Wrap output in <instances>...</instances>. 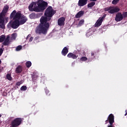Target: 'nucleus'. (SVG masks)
Wrapping results in <instances>:
<instances>
[{
	"mask_svg": "<svg viewBox=\"0 0 127 127\" xmlns=\"http://www.w3.org/2000/svg\"><path fill=\"white\" fill-rule=\"evenodd\" d=\"M56 13L53 8L49 6L45 10L44 15L42 16L40 19V23L36 26L35 31L37 34H47L49 30L50 23L48 21L51 20L53 15Z\"/></svg>",
	"mask_w": 127,
	"mask_h": 127,
	"instance_id": "obj_1",
	"label": "nucleus"
},
{
	"mask_svg": "<svg viewBox=\"0 0 127 127\" xmlns=\"http://www.w3.org/2000/svg\"><path fill=\"white\" fill-rule=\"evenodd\" d=\"M27 20V17L22 14L21 11H18L13 17L14 21H10L7 24V27L16 29V28H18L19 25L24 24Z\"/></svg>",
	"mask_w": 127,
	"mask_h": 127,
	"instance_id": "obj_2",
	"label": "nucleus"
},
{
	"mask_svg": "<svg viewBox=\"0 0 127 127\" xmlns=\"http://www.w3.org/2000/svg\"><path fill=\"white\" fill-rule=\"evenodd\" d=\"M121 10V9L118 7H116L114 8L113 6H110L109 7H105L104 8L105 11H108L109 13L113 14V13H116V12H118L116 14L115 20L119 22L120 21H122L123 19H124V17H123V14L121 12H119Z\"/></svg>",
	"mask_w": 127,
	"mask_h": 127,
	"instance_id": "obj_3",
	"label": "nucleus"
},
{
	"mask_svg": "<svg viewBox=\"0 0 127 127\" xmlns=\"http://www.w3.org/2000/svg\"><path fill=\"white\" fill-rule=\"evenodd\" d=\"M8 6L6 5L3 8L1 13H0V28L4 29L5 27V24H4V17H5V14L7 11H8Z\"/></svg>",
	"mask_w": 127,
	"mask_h": 127,
	"instance_id": "obj_4",
	"label": "nucleus"
},
{
	"mask_svg": "<svg viewBox=\"0 0 127 127\" xmlns=\"http://www.w3.org/2000/svg\"><path fill=\"white\" fill-rule=\"evenodd\" d=\"M36 9L37 12H40V11H43L45 9H46V7H47L48 5V3L47 2L43 0H39L38 1H36Z\"/></svg>",
	"mask_w": 127,
	"mask_h": 127,
	"instance_id": "obj_5",
	"label": "nucleus"
},
{
	"mask_svg": "<svg viewBox=\"0 0 127 127\" xmlns=\"http://www.w3.org/2000/svg\"><path fill=\"white\" fill-rule=\"evenodd\" d=\"M23 119L21 118H18L14 119L11 121L10 127H19L22 123Z\"/></svg>",
	"mask_w": 127,
	"mask_h": 127,
	"instance_id": "obj_6",
	"label": "nucleus"
},
{
	"mask_svg": "<svg viewBox=\"0 0 127 127\" xmlns=\"http://www.w3.org/2000/svg\"><path fill=\"white\" fill-rule=\"evenodd\" d=\"M108 119L110 125H109L107 127H115V126L113 125L114 123H115V116H114V114H110L108 117Z\"/></svg>",
	"mask_w": 127,
	"mask_h": 127,
	"instance_id": "obj_7",
	"label": "nucleus"
},
{
	"mask_svg": "<svg viewBox=\"0 0 127 127\" xmlns=\"http://www.w3.org/2000/svg\"><path fill=\"white\" fill-rule=\"evenodd\" d=\"M36 1L33 2L31 3L28 6L29 10H30V11H35V12H37V9H36Z\"/></svg>",
	"mask_w": 127,
	"mask_h": 127,
	"instance_id": "obj_8",
	"label": "nucleus"
},
{
	"mask_svg": "<svg viewBox=\"0 0 127 127\" xmlns=\"http://www.w3.org/2000/svg\"><path fill=\"white\" fill-rule=\"evenodd\" d=\"M65 20L66 19L64 17H62L58 20V25L59 26H64L65 25Z\"/></svg>",
	"mask_w": 127,
	"mask_h": 127,
	"instance_id": "obj_9",
	"label": "nucleus"
},
{
	"mask_svg": "<svg viewBox=\"0 0 127 127\" xmlns=\"http://www.w3.org/2000/svg\"><path fill=\"white\" fill-rule=\"evenodd\" d=\"M67 57L68 58H71L72 59H77L78 58V55H77V51L74 52L73 53H69L67 55Z\"/></svg>",
	"mask_w": 127,
	"mask_h": 127,
	"instance_id": "obj_10",
	"label": "nucleus"
},
{
	"mask_svg": "<svg viewBox=\"0 0 127 127\" xmlns=\"http://www.w3.org/2000/svg\"><path fill=\"white\" fill-rule=\"evenodd\" d=\"M88 3V0H79L78 2V6H84Z\"/></svg>",
	"mask_w": 127,
	"mask_h": 127,
	"instance_id": "obj_11",
	"label": "nucleus"
},
{
	"mask_svg": "<svg viewBox=\"0 0 127 127\" xmlns=\"http://www.w3.org/2000/svg\"><path fill=\"white\" fill-rule=\"evenodd\" d=\"M68 52H69V49H68V47H65L64 48L62 51V54L63 55V56H65V55H67Z\"/></svg>",
	"mask_w": 127,
	"mask_h": 127,
	"instance_id": "obj_12",
	"label": "nucleus"
},
{
	"mask_svg": "<svg viewBox=\"0 0 127 127\" xmlns=\"http://www.w3.org/2000/svg\"><path fill=\"white\" fill-rule=\"evenodd\" d=\"M84 11L83 10H81L79 11L75 15V18H80V17H81V16H83L84 15Z\"/></svg>",
	"mask_w": 127,
	"mask_h": 127,
	"instance_id": "obj_13",
	"label": "nucleus"
},
{
	"mask_svg": "<svg viewBox=\"0 0 127 127\" xmlns=\"http://www.w3.org/2000/svg\"><path fill=\"white\" fill-rule=\"evenodd\" d=\"M103 23L102 20H101L100 18L97 20L95 24V27H99L102 25V23Z\"/></svg>",
	"mask_w": 127,
	"mask_h": 127,
	"instance_id": "obj_14",
	"label": "nucleus"
},
{
	"mask_svg": "<svg viewBox=\"0 0 127 127\" xmlns=\"http://www.w3.org/2000/svg\"><path fill=\"white\" fill-rule=\"evenodd\" d=\"M22 72V66L19 65L16 68V73L17 74H20Z\"/></svg>",
	"mask_w": 127,
	"mask_h": 127,
	"instance_id": "obj_15",
	"label": "nucleus"
},
{
	"mask_svg": "<svg viewBox=\"0 0 127 127\" xmlns=\"http://www.w3.org/2000/svg\"><path fill=\"white\" fill-rule=\"evenodd\" d=\"M17 13V12H16V10H14L12 11V12L11 13L10 15V18L11 19V18H13L14 17V16H15V15Z\"/></svg>",
	"mask_w": 127,
	"mask_h": 127,
	"instance_id": "obj_16",
	"label": "nucleus"
},
{
	"mask_svg": "<svg viewBox=\"0 0 127 127\" xmlns=\"http://www.w3.org/2000/svg\"><path fill=\"white\" fill-rule=\"evenodd\" d=\"M91 1L92 2H91L90 3L87 4L88 7H93V6H94V5L96 4V2L95 1Z\"/></svg>",
	"mask_w": 127,
	"mask_h": 127,
	"instance_id": "obj_17",
	"label": "nucleus"
},
{
	"mask_svg": "<svg viewBox=\"0 0 127 127\" xmlns=\"http://www.w3.org/2000/svg\"><path fill=\"white\" fill-rule=\"evenodd\" d=\"M29 16L31 19H35V18H36V14H35V13H32Z\"/></svg>",
	"mask_w": 127,
	"mask_h": 127,
	"instance_id": "obj_18",
	"label": "nucleus"
},
{
	"mask_svg": "<svg viewBox=\"0 0 127 127\" xmlns=\"http://www.w3.org/2000/svg\"><path fill=\"white\" fill-rule=\"evenodd\" d=\"M25 65L27 67V68H30V67H31V62L30 61H28L27 62H26Z\"/></svg>",
	"mask_w": 127,
	"mask_h": 127,
	"instance_id": "obj_19",
	"label": "nucleus"
},
{
	"mask_svg": "<svg viewBox=\"0 0 127 127\" xmlns=\"http://www.w3.org/2000/svg\"><path fill=\"white\" fill-rule=\"evenodd\" d=\"M16 38V33H13L11 34V37L10 38L11 40H15Z\"/></svg>",
	"mask_w": 127,
	"mask_h": 127,
	"instance_id": "obj_20",
	"label": "nucleus"
},
{
	"mask_svg": "<svg viewBox=\"0 0 127 127\" xmlns=\"http://www.w3.org/2000/svg\"><path fill=\"white\" fill-rule=\"evenodd\" d=\"M5 39V36L2 35L0 36V43L3 42V41Z\"/></svg>",
	"mask_w": 127,
	"mask_h": 127,
	"instance_id": "obj_21",
	"label": "nucleus"
},
{
	"mask_svg": "<svg viewBox=\"0 0 127 127\" xmlns=\"http://www.w3.org/2000/svg\"><path fill=\"white\" fill-rule=\"evenodd\" d=\"M3 45H4V46H7L8 45H9V44H10V42H8L7 41H4V42L2 43Z\"/></svg>",
	"mask_w": 127,
	"mask_h": 127,
	"instance_id": "obj_22",
	"label": "nucleus"
},
{
	"mask_svg": "<svg viewBox=\"0 0 127 127\" xmlns=\"http://www.w3.org/2000/svg\"><path fill=\"white\" fill-rule=\"evenodd\" d=\"M6 79L9 80V81H11L12 80V77H11V75L10 74H6Z\"/></svg>",
	"mask_w": 127,
	"mask_h": 127,
	"instance_id": "obj_23",
	"label": "nucleus"
},
{
	"mask_svg": "<svg viewBox=\"0 0 127 127\" xmlns=\"http://www.w3.org/2000/svg\"><path fill=\"white\" fill-rule=\"evenodd\" d=\"M80 61L83 62H85V61H87L88 60V58H87V57H82L80 58Z\"/></svg>",
	"mask_w": 127,
	"mask_h": 127,
	"instance_id": "obj_24",
	"label": "nucleus"
},
{
	"mask_svg": "<svg viewBox=\"0 0 127 127\" xmlns=\"http://www.w3.org/2000/svg\"><path fill=\"white\" fill-rule=\"evenodd\" d=\"M93 59H95V54L91 52V57L89 58V60H93Z\"/></svg>",
	"mask_w": 127,
	"mask_h": 127,
	"instance_id": "obj_25",
	"label": "nucleus"
},
{
	"mask_svg": "<svg viewBox=\"0 0 127 127\" xmlns=\"http://www.w3.org/2000/svg\"><path fill=\"white\" fill-rule=\"evenodd\" d=\"M122 15H123V18H127V11L123 12Z\"/></svg>",
	"mask_w": 127,
	"mask_h": 127,
	"instance_id": "obj_26",
	"label": "nucleus"
},
{
	"mask_svg": "<svg viewBox=\"0 0 127 127\" xmlns=\"http://www.w3.org/2000/svg\"><path fill=\"white\" fill-rule=\"evenodd\" d=\"M20 90L21 91H26L27 90V87H26L25 86H22L20 88Z\"/></svg>",
	"mask_w": 127,
	"mask_h": 127,
	"instance_id": "obj_27",
	"label": "nucleus"
},
{
	"mask_svg": "<svg viewBox=\"0 0 127 127\" xmlns=\"http://www.w3.org/2000/svg\"><path fill=\"white\" fill-rule=\"evenodd\" d=\"M22 49V46H18L16 48V51H19Z\"/></svg>",
	"mask_w": 127,
	"mask_h": 127,
	"instance_id": "obj_28",
	"label": "nucleus"
},
{
	"mask_svg": "<svg viewBox=\"0 0 127 127\" xmlns=\"http://www.w3.org/2000/svg\"><path fill=\"white\" fill-rule=\"evenodd\" d=\"M84 19H82L81 20L79 23H78V25L79 26H81V25H83V24H84Z\"/></svg>",
	"mask_w": 127,
	"mask_h": 127,
	"instance_id": "obj_29",
	"label": "nucleus"
},
{
	"mask_svg": "<svg viewBox=\"0 0 127 127\" xmlns=\"http://www.w3.org/2000/svg\"><path fill=\"white\" fill-rule=\"evenodd\" d=\"M120 0H113L112 1V4H117L118 2H119V1H120Z\"/></svg>",
	"mask_w": 127,
	"mask_h": 127,
	"instance_id": "obj_30",
	"label": "nucleus"
},
{
	"mask_svg": "<svg viewBox=\"0 0 127 127\" xmlns=\"http://www.w3.org/2000/svg\"><path fill=\"white\" fill-rule=\"evenodd\" d=\"M9 39H10V37L8 35L6 36V38L5 39V41H8V42H10Z\"/></svg>",
	"mask_w": 127,
	"mask_h": 127,
	"instance_id": "obj_31",
	"label": "nucleus"
},
{
	"mask_svg": "<svg viewBox=\"0 0 127 127\" xmlns=\"http://www.w3.org/2000/svg\"><path fill=\"white\" fill-rule=\"evenodd\" d=\"M4 19H5V21H4V24H5V23H7V22H8V17H4Z\"/></svg>",
	"mask_w": 127,
	"mask_h": 127,
	"instance_id": "obj_32",
	"label": "nucleus"
},
{
	"mask_svg": "<svg viewBox=\"0 0 127 127\" xmlns=\"http://www.w3.org/2000/svg\"><path fill=\"white\" fill-rule=\"evenodd\" d=\"M45 92L47 96H50V92L49 91V90H46Z\"/></svg>",
	"mask_w": 127,
	"mask_h": 127,
	"instance_id": "obj_33",
	"label": "nucleus"
},
{
	"mask_svg": "<svg viewBox=\"0 0 127 127\" xmlns=\"http://www.w3.org/2000/svg\"><path fill=\"white\" fill-rule=\"evenodd\" d=\"M3 53V49L0 48V57L1 56V54Z\"/></svg>",
	"mask_w": 127,
	"mask_h": 127,
	"instance_id": "obj_34",
	"label": "nucleus"
},
{
	"mask_svg": "<svg viewBox=\"0 0 127 127\" xmlns=\"http://www.w3.org/2000/svg\"><path fill=\"white\" fill-rule=\"evenodd\" d=\"M37 79V75H34L32 77V80L33 81H34V80H36Z\"/></svg>",
	"mask_w": 127,
	"mask_h": 127,
	"instance_id": "obj_35",
	"label": "nucleus"
},
{
	"mask_svg": "<svg viewBox=\"0 0 127 127\" xmlns=\"http://www.w3.org/2000/svg\"><path fill=\"white\" fill-rule=\"evenodd\" d=\"M106 14L104 15L101 18H100L101 20H102V21H104V19L105 18V17H106Z\"/></svg>",
	"mask_w": 127,
	"mask_h": 127,
	"instance_id": "obj_36",
	"label": "nucleus"
},
{
	"mask_svg": "<svg viewBox=\"0 0 127 127\" xmlns=\"http://www.w3.org/2000/svg\"><path fill=\"white\" fill-rule=\"evenodd\" d=\"M16 86H20V85H21V82H17L16 83Z\"/></svg>",
	"mask_w": 127,
	"mask_h": 127,
	"instance_id": "obj_37",
	"label": "nucleus"
},
{
	"mask_svg": "<svg viewBox=\"0 0 127 127\" xmlns=\"http://www.w3.org/2000/svg\"><path fill=\"white\" fill-rule=\"evenodd\" d=\"M32 40H33V37H31L29 39V42H31V41H32Z\"/></svg>",
	"mask_w": 127,
	"mask_h": 127,
	"instance_id": "obj_38",
	"label": "nucleus"
},
{
	"mask_svg": "<svg viewBox=\"0 0 127 127\" xmlns=\"http://www.w3.org/2000/svg\"><path fill=\"white\" fill-rule=\"evenodd\" d=\"M30 36H31V34H29V35L27 36L26 39L27 40V39H28V38H29V37H30Z\"/></svg>",
	"mask_w": 127,
	"mask_h": 127,
	"instance_id": "obj_39",
	"label": "nucleus"
},
{
	"mask_svg": "<svg viewBox=\"0 0 127 127\" xmlns=\"http://www.w3.org/2000/svg\"><path fill=\"white\" fill-rule=\"evenodd\" d=\"M108 123H109V119H107V120L105 121V125H107V124H108Z\"/></svg>",
	"mask_w": 127,
	"mask_h": 127,
	"instance_id": "obj_40",
	"label": "nucleus"
},
{
	"mask_svg": "<svg viewBox=\"0 0 127 127\" xmlns=\"http://www.w3.org/2000/svg\"><path fill=\"white\" fill-rule=\"evenodd\" d=\"M90 1H97L98 0H89Z\"/></svg>",
	"mask_w": 127,
	"mask_h": 127,
	"instance_id": "obj_41",
	"label": "nucleus"
},
{
	"mask_svg": "<svg viewBox=\"0 0 127 127\" xmlns=\"http://www.w3.org/2000/svg\"><path fill=\"white\" fill-rule=\"evenodd\" d=\"M125 113H126V114H125V116H127V110L125 111Z\"/></svg>",
	"mask_w": 127,
	"mask_h": 127,
	"instance_id": "obj_42",
	"label": "nucleus"
},
{
	"mask_svg": "<svg viewBox=\"0 0 127 127\" xmlns=\"http://www.w3.org/2000/svg\"><path fill=\"white\" fill-rule=\"evenodd\" d=\"M39 38V36H37L36 37V39H38Z\"/></svg>",
	"mask_w": 127,
	"mask_h": 127,
	"instance_id": "obj_43",
	"label": "nucleus"
},
{
	"mask_svg": "<svg viewBox=\"0 0 127 127\" xmlns=\"http://www.w3.org/2000/svg\"><path fill=\"white\" fill-rule=\"evenodd\" d=\"M4 45H3V44H2V45L1 46V48H3V46H4Z\"/></svg>",
	"mask_w": 127,
	"mask_h": 127,
	"instance_id": "obj_44",
	"label": "nucleus"
},
{
	"mask_svg": "<svg viewBox=\"0 0 127 127\" xmlns=\"http://www.w3.org/2000/svg\"><path fill=\"white\" fill-rule=\"evenodd\" d=\"M1 64V60H0V64Z\"/></svg>",
	"mask_w": 127,
	"mask_h": 127,
	"instance_id": "obj_45",
	"label": "nucleus"
},
{
	"mask_svg": "<svg viewBox=\"0 0 127 127\" xmlns=\"http://www.w3.org/2000/svg\"><path fill=\"white\" fill-rule=\"evenodd\" d=\"M1 115L0 114V118H1Z\"/></svg>",
	"mask_w": 127,
	"mask_h": 127,
	"instance_id": "obj_46",
	"label": "nucleus"
},
{
	"mask_svg": "<svg viewBox=\"0 0 127 127\" xmlns=\"http://www.w3.org/2000/svg\"><path fill=\"white\" fill-rule=\"evenodd\" d=\"M36 87H37V85H36Z\"/></svg>",
	"mask_w": 127,
	"mask_h": 127,
	"instance_id": "obj_47",
	"label": "nucleus"
},
{
	"mask_svg": "<svg viewBox=\"0 0 127 127\" xmlns=\"http://www.w3.org/2000/svg\"><path fill=\"white\" fill-rule=\"evenodd\" d=\"M34 84H35V82Z\"/></svg>",
	"mask_w": 127,
	"mask_h": 127,
	"instance_id": "obj_48",
	"label": "nucleus"
},
{
	"mask_svg": "<svg viewBox=\"0 0 127 127\" xmlns=\"http://www.w3.org/2000/svg\"><path fill=\"white\" fill-rule=\"evenodd\" d=\"M3 49H4V48H3Z\"/></svg>",
	"mask_w": 127,
	"mask_h": 127,
	"instance_id": "obj_49",
	"label": "nucleus"
}]
</instances>
